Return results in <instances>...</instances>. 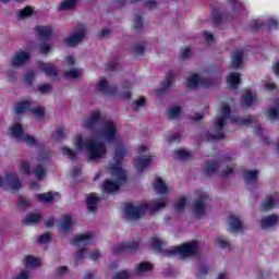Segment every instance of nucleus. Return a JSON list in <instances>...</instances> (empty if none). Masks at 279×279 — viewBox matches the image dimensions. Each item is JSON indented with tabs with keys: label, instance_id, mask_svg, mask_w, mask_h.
Returning a JSON list of instances; mask_svg holds the SVG:
<instances>
[{
	"label": "nucleus",
	"instance_id": "f257e3e1",
	"mask_svg": "<svg viewBox=\"0 0 279 279\" xmlns=\"http://www.w3.org/2000/svg\"><path fill=\"white\" fill-rule=\"evenodd\" d=\"M82 128L92 132V137H84L82 133H77L73 138L75 150L70 147H61L62 156H66L70 160H75L77 154L87 151L88 160H101L106 158L108 148L106 143L116 145V155L113 163L109 165L108 171L113 180H106L102 184L105 193H117L126 180L125 170L121 167L123 158L128 156V148L121 143V135L117 131L114 121L108 120L104 122L99 110L93 111L88 117L82 120Z\"/></svg>",
	"mask_w": 279,
	"mask_h": 279
},
{
	"label": "nucleus",
	"instance_id": "f03ea898",
	"mask_svg": "<svg viewBox=\"0 0 279 279\" xmlns=\"http://www.w3.org/2000/svg\"><path fill=\"white\" fill-rule=\"evenodd\" d=\"M129 88H132V83H125L118 93L117 87L110 86L106 78H101L96 84V93H99L102 97H121L122 99H130L132 93H130Z\"/></svg>",
	"mask_w": 279,
	"mask_h": 279
},
{
	"label": "nucleus",
	"instance_id": "7ed1b4c3",
	"mask_svg": "<svg viewBox=\"0 0 279 279\" xmlns=\"http://www.w3.org/2000/svg\"><path fill=\"white\" fill-rule=\"evenodd\" d=\"M228 121H236L230 117V106L222 104L220 108V113L215 121L214 129L208 133L209 137L207 141H219L223 138V128Z\"/></svg>",
	"mask_w": 279,
	"mask_h": 279
},
{
	"label": "nucleus",
	"instance_id": "20e7f679",
	"mask_svg": "<svg viewBox=\"0 0 279 279\" xmlns=\"http://www.w3.org/2000/svg\"><path fill=\"white\" fill-rule=\"evenodd\" d=\"M167 256H180V258H189V256H197L199 254V242H189L181 246H175L166 252Z\"/></svg>",
	"mask_w": 279,
	"mask_h": 279
},
{
	"label": "nucleus",
	"instance_id": "39448f33",
	"mask_svg": "<svg viewBox=\"0 0 279 279\" xmlns=\"http://www.w3.org/2000/svg\"><path fill=\"white\" fill-rule=\"evenodd\" d=\"M9 130H10V134L16 141H20L21 143H25V145H32L34 147L38 146V140L25 133L23 131V125L15 123Z\"/></svg>",
	"mask_w": 279,
	"mask_h": 279
},
{
	"label": "nucleus",
	"instance_id": "423d86ee",
	"mask_svg": "<svg viewBox=\"0 0 279 279\" xmlns=\"http://www.w3.org/2000/svg\"><path fill=\"white\" fill-rule=\"evenodd\" d=\"M86 34H88L86 25L78 24L74 32L64 39V43L68 47H77L86 38Z\"/></svg>",
	"mask_w": 279,
	"mask_h": 279
},
{
	"label": "nucleus",
	"instance_id": "0eeeda50",
	"mask_svg": "<svg viewBox=\"0 0 279 279\" xmlns=\"http://www.w3.org/2000/svg\"><path fill=\"white\" fill-rule=\"evenodd\" d=\"M148 149L145 145L138 148V157L133 162L138 172L145 171L154 162V157L147 155Z\"/></svg>",
	"mask_w": 279,
	"mask_h": 279
},
{
	"label": "nucleus",
	"instance_id": "6e6552de",
	"mask_svg": "<svg viewBox=\"0 0 279 279\" xmlns=\"http://www.w3.org/2000/svg\"><path fill=\"white\" fill-rule=\"evenodd\" d=\"M28 110L31 112H33L35 119H43V117H45V108L40 107V106H32L29 104V101L24 100V101H20L17 102V105L15 106V112L16 114H23V112H28Z\"/></svg>",
	"mask_w": 279,
	"mask_h": 279
},
{
	"label": "nucleus",
	"instance_id": "1a4fd4ad",
	"mask_svg": "<svg viewBox=\"0 0 279 279\" xmlns=\"http://www.w3.org/2000/svg\"><path fill=\"white\" fill-rule=\"evenodd\" d=\"M21 180L14 173H8L5 178L0 177V189H5L9 191H19L21 189Z\"/></svg>",
	"mask_w": 279,
	"mask_h": 279
},
{
	"label": "nucleus",
	"instance_id": "9d476101",
	"mask_svg": "<svg viewBox=\"0 0 279 279\" xmlns=\"http://www.w3.org/2000/svg\"><path fill=\"white\" fill-rule=\"evenodd\" d=\"M206 173H218V175H230L232 167L228 166V161L213 162L205 167Z\"/></svg>",
	"mask_w": 279,
	"mask_h": 279
},
{
	"label": "nucleus",
	"instance_id": "9b49d317",
	"mask_svg": "<svg viewBox=\"0 0 279 279\" xmlns=\"http://www.w3.org/2000/svg\"><path fill=\"white\" fill-rule=\"evenodd\" d=\"M124 213L130 221H136L137 219H141V217H143V214L145 213V207H134V205L128 204L124 207Z\"/></svg>",
	"mask_w": 279,
	"mask_h": 279
},
{
	"label": "nucleus",
	"instance_id": "f8f14e48",
	"mask_svg": "<svg viewBox=\"0 0 279 279\" xmlns=\"http://www.w3.org/2000/svg\"><path fill=\"white\" fill-rule=\"evenodd\" d=\"M31 57L32 54L28 51H17L11 59V65L14 66V69H21L23 64L29 62Z\"/></svg>",
	"mask_w": 279,
	"mask_h": 279
},
{
	"label": "nucleus",
	"instance_id": "ddd939ff",
	"mask_svg": "<svg viewBox=\"0 0 279 279\" xmlns=\"http://www.w3.org/2000/svg\"><path fill=\"white\" fill-rule=\"evenodd\" d=\"M38 69L50 80H58V69L51 63L38 62Z\"/></svg>",
	"mask_w": 279,
	"mask_h": 279
},
{
	"label": "nucleus",
	"instance_id": "4468645a",
	"mask_svg": "<svg viewBox=\"0 0 279 279\" xmlns=\"http://www.w3.org/2000/svg\"><path fill=\"white\" fill-rule=\"evenodd\" d=\"M279 223V218L276 215L266 216L260 219L259 226L263 230H269L276 228Z\"/></svg>",
	"mask_w": 279,
	"mask_h": 279
},
{
	"label": "nucleus",
	"instance_id": "2eb2a0df",
	"mask_svg": "<svg viewBox=\"0 0 279 279\" xmlns=\"http://www.w3.org/2000/svg\"><path fill=\"white\" fill-rule=\"evenodd\" d=\"M138 250V242H124L119 244L113 248V254H119L121 252H136Z\"/></svg>",
	"mask_w": 279,
	"mask_h": 279
},
{
	"label": "nucleus",
	"instance_id": "dca6fc26",
	"mask_svg": "<svg viewBox=\"0 0 279 279\" xmlns=\"http://www.w3.org/2000/svg\"><path fill=\"white\" fill-rule=\"evenodd\" d=\"M90 243H93V233L76 235L72 241V244L76 245L77 247H84V245H90Z\"/></svg>",
	"mask_w": 279,
	"mask_h": 279
},
{
	"label": "nucleus",
	"instance_id": "f3484780",
	"mask_svg": "<svg viewBox=\"0 0 279 279\" xmlns=\"http://www.w3.org/2000/svg\"><path fill=\"white\" fill-rule=\"evenodd\" d=\"M206 199H208L207 194H203L199 199L195 203L193 211L196 217H202L206 210Z\"/></svg>",
	"mask_w": 279,
	"mask_h": 279
},
{
	"label": "nucleus",
	"instance_id": "a211bd4d",
	"mask_svg": "<svg viewBox=\"0 0 279 279\" xmlns=\"http://www.w3.org/2000/svg\"><path fill=\"white\" fill-rule=\"evenodd\" d=\"M153 186L158 195H169V193H171V187L167 186V183L160 178L155 180Z\"/></svg>",
	"mask_w": 279,
	"mask_h": 279
},
{
	"label": "nucleus",
	"instance_id": "6ab92c4d",
	"mask_svg": "<svg viewBox=\"0 0 279 279\" xmlns=\"http://www.w3.org/2000/svg\"><path fill=\"white\" fill-rule=\"evenodd\" d=\"M243 58H245V52L243 49H238L232 56L231 68L241 69L243 66Z\"/></svg>",
	"mask_w": 279,
	"mask_h": 279
},
{
	"label": "nucleus",
	"instance_id": "aec40b11",
	"mask_svg": "<svg viewBox=\"0 0 279 279\" xmlns=\"http://www.w3.org/2000/svg\"><path fill=\"white\" fill-rule=\"evenodd\" d=\"M229 230L230 232H241L243 230V223L236 216L229 217Z\"/></svg>",
	"mask_w": 279,
	"mask_h": 279
},
{
	"label": "nucleus",
	"instance_id": "412c9836",
	"mask_svg": "<svg viewBox=\"0 0 279 279\" xmlns=\"http://www.w3.org/2000/svg\"><path fill=\"white\" fill-rule=\"evenodd\" d=\"M37 199L41 204H49V202H53L57 197H60L59 193L48 192L43 194H37Z\"/></svg>",
	"mask_w": 279,
	"mask_h": 279
},
{
	"label": "nucleus",
	"instance_id": "4be33fe9",
	"mask_svg": "<svg viewBox=\"0 0 279 279\" xmlns=\"http://www.w3.org/2000/svg\"><path fill=\"white\" fill-rule=\"evenodd\" d=\"M100 198L96 194H89L87 196V210L89 213H95L97 205L99 204Z\"/></svg>",
	"mask_w": 279,
	"mask_h": 279
},
{
	"label": "nucleus",
	"instance_id": "5701e85b",
	"mask_svg": "<svg viewBox=\"0 0 279 279\" xmlns=\"http://www.w3.org/2000/svg\"><path fill=\"white\" fill-rule=\"evenodd\" d=\"M227 84L231 88H236V86H239V84H241V74H239V73H230L227 76Z\"/></svg>",
	"mask_w": 279,
	"mask_h": 279
},
{
	"label": "nucleus",
	"instance_id": "b1692460",
	"mask_svg": "<svg viewBox=\"0 0 279 279\" xmlns=\"http://www.w3.org/2000/svg\"><path fill=\"white\" fill-rule=\"evenodd\" d=\"M75 5H77V0H63L59 5V11L66 12L69 10L75 9Z\"/></svg>",
	"mask_w": 279,
	"mask_h": 279
},
{
	"label": "nucleus",
	"instance_id": "393cba45",
	"mask_svg": "<svg viewBox=\"0 0 279 279\" xmlns=\"http://www.w3.org/2000/svg\"><path fill=\"white\" fill-rule=\"evenodd\" d=\"M255 101H256V96L252 94V92H247L244 96H242L241 105L244 108H247L252 106V104H255Z\"/></svg>",
	"mask_w": 279,
	"mask_h": 279
},
{
	"label": "nucleus",
	"instance_id": "a878e982",
	"mask_svg": "<svg viewBox=\"0 0 279 279\" xmlns=\"http://www.w3.org/2000/svg\"><path fill=\"white\" fill-rule=\"evenodd\" d=\"M36 33L40 38H49L53 34V29L51 26H37L36 27Z\"/></svg>",
	"mask_w": 279,
	"mask_h": 279
},
{
	"label": "nucleus",
	"instance_id": "bb28decb",
	"mask_svg": "<svg viewBox=\"0 0 279 279\" xmlns=\"http://www.w3.org/2000/svg\"><path fill=\"white\" fill-rule=\"evenodd\" d=\"M24 263L27 269H35V267H39L40 259L34 256H26Z\"/></svg>",
	"mask_w": 279,
	"mask_h": 279
},
{
	"label": "nucleus",
	"instance_id": "cd10ccee",
	"mask_svg": "<svg viewBox=\"0 0 279 279\" xmlns=\"http://www.w3.org/2000/svg\"><path fill=\"white\" fill-rule=\"evenodd\" d=\"M276 198L268 196L262 203V210L267 211L271 210V208H276Z\"/></svg>",
	"mask_w": 279,
	"mask_h": 279
},
{
	"label": "nucleus",
	"instance_id": "c85d7f7f",
	"mask_svg": "<svg viewBox=\"0 0 279 279\" xmlns=\"http://www.w3.org/2000/svg\"><path fill=\"white\" fill-rule=\"evenodd\" d=\"M83 71L80 69H71L64 72L68 80H80L82 77Z\"/></svg>",
	"mask_w": 279,
	"mask_h": 279
},
{
	"label": "nucleus",
	"instance_id": "c756f323",
	"mask_svg": "<svg viewBox=\"0 0 279 279\" xmlns=\"http://www.w3.org/2000/svg\"><path fill=\"white\" fill-rule=\"evenodd\" d=\"M151 269H153L151 264L147 262H142L136 266V274L141 276L143 274H147V271H151Z\"/></svg>",
	"mask_w": 279,
	"mask_h": 279
},
{
	"label": "nucleus",
	"instance_id": "7c9ffc66",
	"mask_svg": "<svg viewBox=\"0 0 279 279\" xmlns=\"http://www.w3.org/2000/svg\"><path fill=\"white\" fill-rule=\"evenodd\" d=\"M43 219V216H40V214H28L25 217V223H27V226H34V223H38V221H40Z\"/></svg>",
	"mask_w": 279,
	"mask_h": 279
},
{
	"label": "nucleus",
	"instance_id": "2f4dec72",
	"mask_svg": "<svg viewBox=\"0 0 279 279\" xmlns=\"http://www.w3.org/2000/svg\"><path fill=\"white\" fill-rule=\"evenodd\" d=\"M174 158L175 160H189V158H191V153L184 149H177L174 150Z\"/></svg>",
	"mask_w": 279,
	"mask_h": 279
},
{
	"label": "nucleus",
	"instance_id": "473e14b6",
	"mask_svg": "<svg viewBox=\"0 0 279 279\" xmlns=\"http://www.w3.org/2000/svg\"><path fill=\"white\" fill-rule=\"evenodd\" d=\"M71 226H73V218H71V216H64L61 222V230H63V232H69Z\"/></svg>",
	"mask_w": 279,
	"mask_h": 279
},
{
	"label": "nucleus",
	"instance_id": "72a5a7b5",
	"mask_svg": "<svg viewBox=\"0 0 279 279\" xmlns=\"http://www.w3.org/2000/svg\"><path fill=\"white\" fill-rule=\"evenodd\" d=\"M165 206H167V201L162 199V201H157V202L153 203L148 208H149L150 213H157V210H162V208H165Z\"/></svg>",
	"mask_w": 279,
	"mask_h": 279
},
{
	"label": "nucleus",
	"instance_id": "f704fd0d",
	"mask_svg": "<svg viewBox=\"0 0 279 279\" xmlns=\"http://www.w3.org/2000/svg\"><path fill=\"white\" fill-rule=\"evenodd\" d=\"M257 177H258V171L256 170H250L244 173V180L246 184H252V182H254Z\"/></svg>",
	"mask_w": 279,
	"mask_h": 279
},
{
	"label": "nucleus",
	"instance_id": "c9c22d12",
	"mask_svg": "<svg viewBox=\"0 0 279 279\" xmlns=\"http://www.w3.org/2000/svg\"><path fill=\"white\" fill-rule=\"evenodd\" d=\"M182 112V109L180 107H172L169 108L167 110V116L169 117V119L173 120V119H179L180 114Z\"/></svg>",
	"mask_w": 279,
	"mask_h": 279
},
{
	"label": "nucleus",
	"instance_id": "e433bc0d",
	"mask_svg": "<svg viewBox=\"0 0 279 279\" xmlns=\"http://www.w3.org/2000/svg\"><path fill=\"white\" fill-rule=\"evenodd\" d=\"M20 173L22 175H29L32 173V168L28 161H21L20 163Z\"/></svg>",
	"mask_w": 279,
	"mask_h": 279
},
{
	"label": "nucleus",
	"instance_id": "4c0bfd02",
	"mask_svg": "<svg viewBox=\"0 0 279 279\" xmlns=\"http://www.w3.org/2000/svg\"><path fill=\"white\" fill-rule=\"evenodd\" d=\"M199 84V75L191 74L187 77V88H195Z\"/></svg>",
	"mask_w": 279,
	"mask_h": 279
},
{
	"label": "nucleus",
	"instance_id": "58836bf2",
	"mask_svg": "<svg viewBox=\"0 0 279 279\" xmlns=\"http://www.w3.org/2000/svg\"><path fill=\"white\" fill-rule=\"evenodd\" d=\"M34 173H35V178H37V180H43L45 178V175H47V170L41 165H38L34 169Z\"/></svg>",
	"mask_w": 279,
	"mask_h": 279
},
{
	"label": "nucleus",
	"instance_id": "ea45409f",
	"mask_svg": "<svg viewBox=\"0 0 279 279\" xmlns=\"http://www.w3.org/2000/svg\"><path fill=\"white\" fill-rule=\"evenodd\" d=\"M268 118L274 121L279 119V100L277 101V106L272 107L268 110Z\"/></svg>",
	"mask_w": 279,
	"mask_h": 279
},
{
	"label": "nucleus",
	"instance_id": "a19ab883",
	"mask_svg": "<svg viewBox=\"0 0 279 279\" xmlns=\"http://www.w3.org/2000/svg\"><path fill=\"white\" fill-rule=\"evenodd\" d=\"M216 243L218 247H221L222 250H230V242H228V240H226L223 236L218 238Z\"/></svg>",
	"mask_w": 279,
	"mask_h": 279
},
{
	"label": "nucleus",
	"instance_id": "79ce46f5",
	"mask_svg": "<svg viewBox=\"0 0 279 279\" xmlns=\"http://www.w3.org/2000/svg\"><path fill=\"white\" fill-rule=\"evenodd\" d=\"M162 240H160V238L158 236H154L150 239V244L153 245V247L155 250H158L160 252V250H162Z\"/></svg>",
	"mask_w": 279,
	"mask_h": 279
},
{
	"label": "nucleus",
	"instance_id": "37998d69",
	"mask_svg": "<svg viewBox=\"0 0 279 279\" xmlns=\"http://www.w3.org/2000/svg\"><path fill=\"white\" fill-rule=\"evenodd\" d=\"M33 12H34V10L32 9V7H26L23 10L19 11V17L20 19H27V16H32Z\"/></svg>",
	"mask_w": 279,
	"mask_h": 279
},
{
	"label": "nucleus",
	"instance_id": "c03bdc74",
	"mask_svg": "<svg viewBox=\"0 0 279 279\" xmlns=\"http://www.w3.org/2000/svg\"><path fill=\"white\" fill-rule=\"evenodd\" d=\"M49 160V153L47 151H41L37 156V162H41V165H45Z\"/></svg>",
	"mask_w": 279,
	"mask_h": 279
},
{
	"label": "nucleus",
	"instance_id": "a18cd8bd",
	"mask_svg": "<svg viewBox=\"0 0 279 279\" xmlns=\"http://www.w3.org/2000/svg\"><path fill=\"white\" fill-rule=\"evenodd\" d=\"M232 10L239 11L243 8V2L240 0H228Z\"/></svg>",
	"mask_w": 279,
	"mask_h": 279
},
{
	"label": "nucleus",
	"instance_id": "49530a36",
	"mask_svg": "<svg viewBox=\"0 0 279 279\" xmlns=\"http://www.w3.org/2000/svg\"><path fill=\"white\" fill-rule=\"evenodd\" d=\"M51 47H53V44L44 43L39 46V49L41 53H49L51 51Z\"/></svg>",
	"mask_w": 279,
	"mask_h": 279
},
{
	"label": "nucleus",
	"instance_id": "de8ad7c7",
	"mask_svg": "<svg viewBox=\"0 0 279 279\" xmlns=\"http://www.w3.org/2000/svg\"><path fill=\"white\" fill-rule=\"evenodd\" d=\"M191 57V48H182L179 53V58L181 60H186V58Z\"/></svg>",
	"mask_w": 279,
	"mask_h": 279
},
{
	"label": "nucleus",
	"instance_id": "09e8293b",
	"mask_svg": "<svg viewBox=\"0 0 279 279\" xmlns=\"http://www.w3.org/2000/svg\"><path fill=\"white\" fill-rule=\"evenodd\" d=\"M184 206H186V198L182 197L177 202L175 205L178 213H182V210H184Z\"/></svg>",
	"mask_w": 279,
	"mask_h": 279
},
{
	"label": "nucleus",
	"instance_id": "8fccbe9b",
	"mask_svg": "<svg viewBox=\"0 0 279 279\" xmlns=\"http://www.w3.org/2000/svg\"><path fill=\"white\" fill-rule=\"evenodd\" d=\"M174 77H175V74L173 72H170V74L166 78V82L163 83V88H169V86L173 84Z\"/></svg>",
	"mask_w": 279,
	"mask_h": 279
},
{
	"label": "nucleus",
	"instance_id": "3c124183",
	"mask_svg": "<svg viewBox=\"0 0 279 279\" xmlns=\"http://www.w3.org/2000/svg\"><path fill=\"white\" fill-rule=\"evenodd\" d=\"M241 125H252V123H256V118L248 116L243 120H240Z\"/></svg>",
	"mask_w": 279,
	"mask_h": 279
},
{
	"label": "nucleus",
	"instance_id": "603ef678",
	"mask_svg": "<svg viewBox=\"0 0 279 279\" xmlns=\"http://www.w3.org/2000/svg\"><path fill=\"white\" fill-rule=\"evenodd\" d=\"M113 279H130V272L128 270H122L116 274Z\"/></svg>",
	"mask_w": 279,
	"mask_h": 279
},
{
	"label": "nucleus",
	"instance_id": "864d4df0",
	"mask_svg": "<svg viewBox=\"0 0 279 279\" xmlns=\"http://www.w3.org/2000/svg\"><path fill=\"white\" fill-rule=\"evenodd\" d=\"M143 106H145V98H140L134 102V110L136 112H138V110H141V108H143Z\"/></svg>",
	"mask_w": 279,
	"mask_h": 279
},
{
	"label": "nucleus",
	"instance_id": "5fc2aeb1",
	"mask_svg": "<svg viewBox=\"0 0 279 279\" xmlns=\"http://www.w3.org/2000/svg\"><path fill=\"white\" fill-rule=\"evenodd\" d=\"M53 138L56 140V141H62V138H64V130H62V129H59V130H57L54 133H53Z\"/></svg>",
	"mask_w": 279,
	"mask_h": 279
},
{
	"label": "nucleus",
	"instance_id": "6e6d98bb",
	"mask_svg": "<svg viewBox=\"0 0 279 279\" xmlns=\"http://www.w3.org/2000/svg\"><path fill=\"white\" fill-rule=\"evenodd\" d=\"M37 90H39V93H43V94L51 93V85H49V84L40 85L37 88Z\"/></svg>",
	"mask_w": 279,
	"mask_h": 279
},
{
	"label": "nucleus",
	"instance_id": "4d7b16f0",
	"mask_svg": "<svg viewBox=\"0 0 279 279\" xmlns=\"http://www.w3.org/2000/svg\"><path fill=\"white\" fill-rule=\"evenodd\" d=\"M203 36L208 44L215 43V35H213V33L204 32Z\"/></svg>",
	"mask_w": 279,
	"mask_h": 279
},
{
	"label": "nucleus",
	"instance_id": "13d9d810",
	"mask_svg": "<svg viewBox=\"0 0 279 279\" xmlns=\"http://www.w3.org/2000/svg\"><path fill=\"white\" fill-rule=\"evenodd\" d=\"M36 75V72H34V70H31L26 76H25V82L26 84H32V82H34V76Z\"/></svg>",
	"mask_w": 279,
	"mask_h": 279
},
{
	"label": "nucleus",
	"instance_id": "bf43d9fd",
	"mask_svg": "<svg viewBox=\"0 0 279 279\" xmlns=\"http://www.w3.org/2000/svg\"><path fill=\"white\" fill-rule=\"evenodd\" d=\"M31 202L29 201H27L26 198H20L19 199V207L20 208H27V207H29L31 206Z\"/></svg>",
	"mask_w": 279,
	"mask_h": 279
},
{
	"label": "nucleus",
	"instance_id": "052dcab7",
	"mask_svg": "<svg viewBox=\"0 0 279 279\" xmlns=\"http://www.w3.org/2000/svg\"><path fill=\"white\" fill-rule=\"evenodd\" d=\"M13 279H29V272L27 270H21L20 275L15 276Z\"/></svg>",
	"mask_w": 279,
	"mask_h": 279
},
{
	"label": "nucleus",
	"instance_id": "680f3d73",
	"mask_svg": "<svg viewBox=\"0 0 279 279\" xmlns=\"http://www.w3.org/2000/svg\"><path fill=\"white\" fill-rule=\"evenodd\" d=\"M49 241H51V234L50 233H44L39 238V243H49Z\"/></svg>",
	"mask_w": 279,
	"mask_h": 279
},
{
	"label": "nucleus",
	"instance_id": "e2e57ef3",
	"mask_svg": "<svg viewBox=\"0 0 279 279\" xmlns=\"http://www.w3.org/2000/svg\"><path fill=\"white\" fill-rule=\"evenodd\" d=\"M66 271H69V268H66V266H61V267L57 268L56 275L57 276H64V274H66Z\"/></svg>",
	"mask_w": 279,
	"mask_h": 279
},
{
	"label": "nucleus",
	"instance_id": "0e129e2a",
	"mask_svg": "<svg viewBox=\"0 0 279 279\" xmlns=\"http://www.w3.org/2000/svg\"><path fill=\"white\" fill-rule=\"evenodd\" d=\"M134 24L136 29H141V27H143V20L141 19V16H135Z\"/></svg>",
	"mask_w": 279,
	"mask_h": 279
},
{
	"label": "nucleus",
	"instance_id": "69168bd1",
	"mask_svg": "<svg viewBox=\"0 0 279 279\" xmlns=\"http://www.w3.org/2000/svg\"><path fill=\"white\" fill-rule=\"evenodd\" d=\"M75 64V57L70 56L65 59V66H73Z\"/></svg>",
	"mask_w": 279,
	"mask_h": 279
},
{
	"label": "nucleus",
	"instance_id": "338daca9",
	"mask_svg": "<svg viewBox=\"0 0 279 279\" xmlns=\"http://www.w3.org/2000/svg\"><path fill=\"white\" fill-rule=\"evenodd\" d=\"M267 25L270 29H278V21L274 19L269 20Z\"/></svg>",
	"mask_w": 279,
	"mask_h": 279
},
{
	"label": "nucleus",
	"instance_id": "774afa93",
	"mask_svg": "<svg viewBox=\"0 0 279 279\" xmlns=\"http://www.w3.org/2000/svg\"><path fill=\"white\" fill-rule=\"evenodd\" d=\"M206 274H208V266H206V265H202V266H199V274H198V276H206Z\"/></svg>",
	"mask_w": 279,
	"mask_h": 279
}]
</instances>
